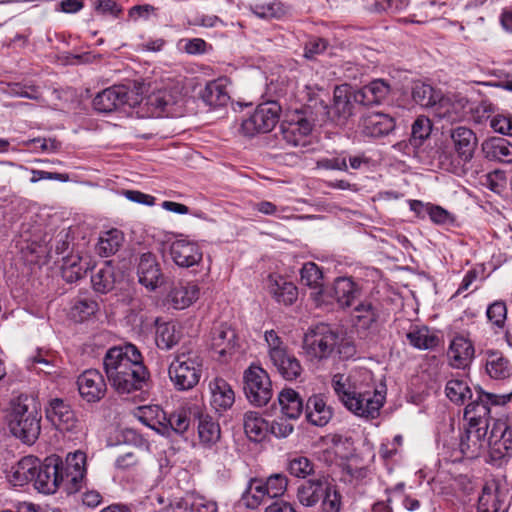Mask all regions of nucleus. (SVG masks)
I'll list each match as a JSON object with an SVG mask.
<instances>
[{
    "instance_id": "f257e3e1",
    "label": "nucleus",
    "mask_w": 512,
    "mask_h": 512,
    "mask_svg": "<svg viewBox=\"0 0 512 512\" xmlns=\"http://www.w3.org/2000/svg\"><path fill=\"white\" fill-rule=\"evenodd\" d=\"M86 454L75 451L62 461L57 456L47 457L39 461L34 479V487L41 493L54 494L63 489L67 494L78 492L85 481Z\"/></svg>"
},
{
    "instance_id": "f03ea898",
    "label": "nucleus",
    "mask_w": 512,
    "mask_h": 512,
    "mask_svg": "<svg viewBox=\"0 0 512 512\" xmlns=\"http://www.w3.org/2000/svg\"><path fill=\"white\" fill-rule=\"evenodd\" d=\"M103 366L110 385L118 394H130L142 389L149 378L142 355L133 344L108 349Z\"/></svg>"
},
{
    "instance_id": "7ed1b4c3",
    "label": "nucleus",
    "mask_w": 512,
    "mask_h": 512,
    "mask_svg": "<svg viewBox=\"0 0 512 512\" xmlns=\"http://www.w3.org/2000/svg\"><path fill=\"white\" fill-rule=\"evenodd\" d=\"M41 413L36 400L26 394L10 402L8 427L13 436L26 444H33L41 432Z\"/></svg>"
},
{
    "instance_id": "20e7f679",
    "label": "nucleus",
    "mask_w": 512,
    "mask_h": 512,
    "mask_svg": "<svg viewBox=\"0 0 512 512\" xmlns=\"http://www.w3.org/2000/svg\"><path fill=\"white\" fill-rule=\"evenodd\" d=\"M450 146H441L438 150V160L447 170H455L460 165L469 163L478 146L475 132L465 126H458L450 130Z\"/></svg>"
},
{
    "instance_id": "39448f33",
    "label": "nucleus",
    "mask_w": 512,
    "mask_h": 512,
    "mask_svg": "<svg viewBox=\"0 0 512 512\" xmlns=\"http://www.w3.org/2000/svg\"><path fill=\"white\" fill-rule=\"evenodd\" d=\"M339 330L324 322L310 326L304 333L302 349L311 361L321 362L335 355Z\"/></svg>"
},
{
    "instance_id": "423d86ee",
    "label": "nucleus",
    "mask_w": 512,
    "mask_h": 512,
    "mask_svg": "<svg viewBox=\"0 0 512 512\" xmlns=\"http://www.w3.org/2000/svg\"><path fill=\"white\" fill-rule=\"evenodd\" d=\"M199 411L200 407L198 405H184L177 408L169 417H166L157 406L155 408L144 407L141 408L143 416L140 419L147 426L161 431L163 434L168 432L169 429L177 434H183L190 426L191 416L197 418Z\"/></svg>"
},
{
    "instance_id": "0eeeda50",
    "label": "nucleus",
    "mask_w": 512,
    "mask_h": 512,
    "mask_svg": "<svg viewBox=\"0 0 512 512\" xmlns=\"http://www.w3.org/2000/svg\"><path fill=\"white\" fill-rule=\"evenodd\" d=\"M168 373L177 390H190L200 381L202 359L197 351L182 347L170 363Z\"/></svg>"
},
{
    "instance_id": "6e6552de",
    "label": "nucleus",
    "mask_w": 512,
    "mask_h": 512,
    "mask_svg": "<svg viewBox=\"0 0 512 512\" xmlns=\"http://www.w3.org/2000/svg\"><path fill=\"white\" fill-rule=\"evenodd\" d=\"M512 394H494L483 391L479 388L476 391V398L465 407L464 419L468 425L477 427L484 426L485 429L491 428V422L495 419L491 417L492 406H502L511 401Z\"/></svg>"
},
{
    "instance_id": "1a4fd4ad",
    "label": "nucleus",
    "mask_w": 512,
    "mask_h": 512,
    "mask_svg": "<svg viewBox=\"0 0 512 512\" xmlns=\"http://www.w3.org/2000/svg\"><path fill=\"white\" fill-rule=\"evenodd\" d=\"M345 401V407L356 416L374 419L379 416L380 409L385 402V395L373 385H363L354 381V390Z\"/></svg>"
},
{
    "instance_id": "9d476101",
    "label": "nucleus",
    "mask_w": 512,
    "mask_h": 512,
    "mask_svg": "<svg viewBox=\"0 0 512 512\" xmlns=\"http://www.w3.org/2000/svg\"><path fill=\"white\" fill-rule=\"evenodd\" d=\"M489 462L497 467L512 459V429L503 421L494 420L487 437Z\"/></svg>"
},
{
    "instance_id": "9b49d317",
    "label": "nucleus",
    "mask_w": 512,
    "mask_h": 512,
    "mask_svg": "<svg viewBox=\"0 0 512 512\" xmlns=\"http://www.w3.org/2000/svg\"><path fill=\"white\" fill-rule=\"evenodd\" d=\"M244 393L255 406H264L272 398V386L268 373L260 366L251 365L243 375Z\"/></svg>"
},
{
    "instance_id": "f8f14e48",
    "label": "nucleus",
    "mask_w": 512,
    "mask_h": 512,
    "mask_svg": "<svg viewBox=\"0 0 512 512\" xmlns=\"http://www.w3.org/2000/svg\"><path fill=\"white\" fill-rule=\"evenodd\" d=\"M280 106L276 102L258 105L254 112L242 121L241 131L246 136L270 132L278 123Z\"/></svg>"
},
{
    "instance_id": "ddd939ff",
    "label": "nucleus",
    "mask_w": 512,
    "mask_h": 512,
    "mask_svg": "<svg viewBox=\"0 0 512 512\" xmlns=\"http://www.w3.org/2000/svg\"><path fill=\"white\" fill-rule=\"evenodd\" d=\"M138 95L130 92L124 85H114L99 92L93 99V107L101 113H111L125 105L134 107L139 104Z\"/></svg>"
},
{
    "instance_id": "4468645a",
    "label": "nucleus",
    "mask_w": 512,
    "mask_h": 512,
    "mask_svg": "<svg viewBox=\"0 0 512 512\" xmlns=\"http://www.w3.org/2000/svg\"><path fill=\"white\" fill-rule=\"evenodd\" d=\"M46 419L59 431L71 432L77 428L78 419L70 404L61 399L49 400L45 407Z\"/></svg>"
},
{
    "instance_id": "2eb2a0df",
    "label": "nucleus",
    "mask_w": 512,
    "mask_h": 512,
    "mask_svg": "<svg viewBox=\"0 0 512 512\" xmlns=\"http://www.w3.org/2000/svg\"><path fill=\"white\" fill-rule=\"evenodd\" d=\"M311 131V122L300 114L293 115L280 126L282 139L292 147L306 146Z\"/></svg>"
},
{
    "instance_id": "dca6fc26",
    "label": "nucleus",
    "mask_w": 512,
    "mask_h": 512,
    "mask_svg": "<svg viewBox=\"0 0 512 512\" xmlns=\"http://www.w3.org/2000/svg\"><path fill=\"white\" fill-rule=\"evenodd\" d=\"M77 385L81 397L90 403L100 401L107 391L104 377L96 369H88L80 374Z\"/></svg>"
},
{
    "instance_id": "f3484780",
    "label": "nucleus",
    "mask_w": 512,
    "mask_h": 512,
    "mask_svg": "<svg viewBox=\"0 0 512 512\" xmlns=\"http://www.w3.org/2000/svg\"><path fill=\"white\" fill-rule=\"evenodd\" d=\"M332 481L329 477L320 475L303 481L297 488L296 497L298 502L304 507L316 506L324 493L329 489Z\"/></svg>"
},
{
    "instance_id": "a211bd4d",
    "label": "nucleus",
    "mask_w": 512,
    "mask_h": 512,
    "mask_svg": "<svg viewBox=\"0 0 512 512\" xmlns=\"http://www.w3.org/2000/svg\"><path fill=\"white\" fill-rule=\"evenodd\" d=\"M467 105L468 99L460 94L449 93L443 95L441 93L440 99H438L433 109V113L440 119L455 122L463 118Z\"/></svg>"
},
{
    "instance_id": "6ab92c4d",
    "label": "nucleus",
    "mask_w": 512,
    "mask_h": 512,
    "mask_svg": "<svg viewBox=\"0 0 512 512\" xmlns=\"http://www.w3.org/2000/svg\"><path fill=\"white\" fill-rule=\"evenodd\" d=\"M170 256L177 266L189 268L201 262L203 253L197 243L179 239L170 245Z\"/></svg>"
},
{
    "instance_id": "aec40b11",
    "label": "nucleus",
    "mask_w": 512,
    "mask_h": 512,
    "mask_svg": "<svg viewBox=\"0 0 512 512\" xmlns=\"http://www.w3.org/2000/svg\"><path fill=\"white\" fill-rule=\"evenodd\" d=\"M353 94L348 86H337L334 89L333 103L327 114L338 125H343L353 115Z\"/></svg>"
},
{
    "instance_id": "412c9836",
    "label": "nucleus",
    "mask_w": 512,
    "mask_h": 512,
    "mask_svg": "<svg viewBox=\"0 0 512 512\" xmlns=\"http://www.w3.org/2000/svg\"><path fill=\"white\" fill-rule=\"evenodd\" d=\"M137 274L139 283L145 288H159L164 284L156 256L151 252L141 254Z\"/></svg>"
},
{
    "instance_id": "4be33fe9",
    "label": "nucleus",
    "mask_w": 512,
    "mask_h": 512,
    "mask_svg": "<svg viewBox=\"0 0 512 512\" xmlns=\"http://www.w3.org/2000/svg\"><path fill=\"white\" fill-rule=\"evenodd\" d=\"M361 132L367 137L377 138L389 134L395 128L394 119L385 113L370 112L361 118Z\"/></svg>"
},
{
    "instance_id": "5701e85b",
    "label": "nucleus",
    "mask_w": 512,
    "mask_h": 512,
    "mask_svg": "<svg viewBox=\"0 0 512 512\" xmlns=\"http://www.w3.org/2000/svg\"><path fill=\"white\" fill-rule=\"evenodd\" d=\"M209 341L210 347L216 351L220 357L231 355L237 345L236 333L227 323L215 325L211 329Z\"/></svg>"
},
{
    "instance_id": "b1692460",
    "label": "nucleus",
    "mask_w": 512,
    "mask_h": 512,
    "mask_svg": "<svg viewBox=\"0 0 512 512\" xmlns=\"http://www.w3.org/2000/svg\"><path fill=\"white\" fill-rule=\"evenodd\" d=\"M488 431L484 426L468 425V428L460 437L459 448L461 453L467 458L478 457L487 443Z\"/></svg>"
},
{
    "instance_id": "393cba45",
    "label": "nucleus",
    "mask_w": 512,
    "mask_h": 512,
    "mask_svg": "<svg viewBox=\"0 0 512 512\" xmlns=\"http://www.w3.org/2000/svg\"><path fill=\"white\" fill-rule=\"evenodd\" d=\"M390 93V85L382 79H376L353 94V100L364 106L379 104Z\"/></svg>"
},
{
    "instance_id": "a878e982",
    "label": "nucleus",
    "mask_w": 512,
    "mask_h": 512,
    "mask_svg": "<svg viewBox=\"0 0 512 512\" xmlns=\"http://www.w3.org/2000/svg\"><path fill=\"white\" fill-rule=\"evenodd\" d=\"M38 466L39 459L37 457L25 456L16 465L11 467L7 474V479L14 486H23L31 481L34 482Z\"/></svg>"
},
{
    "instance_id": "bb28decb",
    "label": "nucleus",
    "mask_w": 512,
    "mask_h": 512,
    "mask_svg": "<svg viewBox=\"0 0 512 512\" xmlns=\"http://www.w3.org/2000/svg\"><path fill=\"white\" fill-rule=\"evenodd\" d=\"M354 326L361 337H368L371 332L376 331L378 313L371 303L360 302L354 307Z\"/></svg>"
},
{
    "instance_id": "cd10ccee",
    "label": "nucleus",
    "mask_w": 512,
    "mask_h": 512,
    "mask_svg": "<svg viewBox=\"0 0 512 512\" xmlns=\"http://www.w3.org/2000/svg\"><path fill=\"white\" fill-rule=\"evenodd\" d=\"M202 100L211 108L225 107L230 101L227 79L218 78L209 81L201 92Z\"/></svg>"
},
{
    "instance_id": "c85d7f7f",
    "label": "nucleus",
    "mask_w": 512,
    "mask_h": 512,
    "mask_svg": "<svg viewBox=\"0 0 512 512\" xmlns=\"http://www.w3.org/2000/svg\"><path fill=\"white\" fill-rule=\"evenodd\" d=\"M486 159L502 163H512V144L501 137L485 140L481 145Z\"/></svg>"
},
{
    "instance_id": "c756f323",
    "label": "nucleus",
    "mask_w": 512,
    "mask_h": 512,
    "mask_svg": "<svg viewBox=\"0 0 512 512\" xmlns=\"http://www.w3.org/2000/svg\"><path fill=\"white\" fill-rule=\"evenodd\" d=\"M179 94L169 89H160L153 92L146 98L145 105L148 107L150 117H160L170 107L177 103Z\"/></svg>"
},
{
    "instance_id": "7c9ffc66",
    "label": "nucleus",
    "mask_w": 512,
    "mask_h": 512,
    "mask_svg": "<svg viewBox=\"0 0 512 512\" xmlns=\"http://www.w3.org/2000/svg\"><path fill=\"white\" fill-rule=\"evenodd\" d=\"M332 418V409L322 395L311 396L306 403V419L312 425L323 427Z\"/></svg>"
},
{
    "instance_id": "2f4dec72",
    "label": "nucleus",
    "mask_w": 512,
    "mask_h": 512,
    "mask_svg": "<svg viewBox=\"0 0 512 512\" xmlns=\"http://www.w3.org/2000/svg\"><path fill=\"white\" fill-rule=\"evenodd\" d=\"M474 354V348L471 342L462 337H455L449 346L447 355L450 360V364L454 368H464L471 361Z\"/></svg>"
},
{
    "instance_id": "473e14b6",
    "label": "nucleus",
    "mask_w": 512,
    "mask_h": 512,
    "mask_svg": "<svg viewBox=\"0 0 512 512\" xmlns=\"http://www.w3.org/2000/svg\"><path fill=\"white\" fill-rule=\"evenodd\" d=\"M209 388L211 392V404L216 410H227L233 405L235 394L226 380L215 378L210 382Z\"/></svg>"
},
{
    "instance_id": "72a5a7b5",
    "label": "nucleus",
    "mask_w": 512,
    "mask_h": 512,
    "mask_svg": "<svg viewBox=\"0 0 512 512\" xmlns=\"http://www.w3.org/2000/svg\"><path fill=\"white\" fill-rule=\"evenodd\" d=\"M486 372L493 379L504 380L512 375L510 361L498 351H487Z\"/></svg>"
},
{
    "instance_id": "f704fd0d",
    "label": "nucleus",
    "mask_w": 512,
    "mask_h": 512,
    "mask_svg": "<svg viewBox=\"0 0 512 512\" xmlns=\"http://www.w3.org/2000/svg\"><path fill=\"white\" fill-rule=\"evenodd\" d=\"M270 361L278 373L288 381L297 379L303 371L300 361L287 350Z\"/></svg>"
},
{
    "instance_id": "c9c22d12",
    "label": "nucleus",
    "mask_w": 512,
    "mask_h": 512,
    "mask_svg": "<svg viewBox=\"0 0 512 512\" xmlns=\"http://www.w3.org/2000/svg\"><path fill=\"white\" fill-rule=\"evenodd\" d=\"M342 295H339V290H318L313 294L316 305H333L335 300L339 307L346 308L354 304L355 290H340Z\"/></svg>"
},
{
    "instance_id": "e433bc0d",
    "label": "nucleus",
    "mask_w": 512,
    "mask_h": 512,
    "mask_svg": "<svg viewBox=\"0 0 512 512\" xmlns=\"http://www.w3.org/2000/svg\"><path fill=\"white\" fill-rule=\"evenodd\" d=\"M282 414L288 419H297L303 411V399L291 388L283 389L278 395Z\"/></svg>"
},
{
    "instance_id": "4c0bfd02",
    "label": "nucleus",
    "mask_w": 512,
    "mask_h": 512,
    "mask_svg": "<svg viewBox=\"0 0 512 512\" xmlns=\"http://www.w3.org/2000/svg\"><path fill=\"white\" fill-rule=\"evenodd\" d=\"M124 242V234L118 229H110L100 234L96 245V252L101 257L114 255Z\"/></svg>"
},
{
    "instance_id": "58836bf2",
    "label": "nucleus",
    "mask_w": 512,
    "mask_h": 512,
    "mask_svg": "<svg viewBox=\"0 0 512 512\" xmlns=\"http://www.w3.org/2000/svg\"><path fill=\"white\" fill-rule=\"evenodd\" d=\"M197 418L200 441L207 446L216 444L221 437L220 425L210 415L203 414L201 410Z\"/></svg>"
},
{
    "instance_id": "ea45409f",
    "label": "nucleus",
    "mask_w": 512,
    "mask_h": 512,
    "mask_svg": "<svg viewBox=\"0 0 512 512\" xmlns=\"http://www.w3.org/2000/svg\"><path fill=\"white\" fill-rule=\"evenodd\" d=\"M244 430L250 440L259 442L269 431V423L258 412L248 411L244 414Z\"/></svg>"
},
{
    "instance_id": "a19ab883",
    "label": "nucleus",
    "mask_w": 512,
    "mask_h": 512,
    "mask_svg": "<svg viewBox=\"0 0 512 512\" xmlns=\"http://www.w3.org/2000/svg\"><path fill=\"white\" fill-rule=\"evenodd\" d=\"M441 91L436 90L431 85L417 82L412 89V98L415 103L424 107L434 109L438 99H440Z\"/></svg>"
},
{
    "instance_id": "79ce46f5",
    "label": "nucleus",
    "mask_w": 512,
    "mask_h": 512,
    "mask_svg": "<svg viewBox=\"0 0 512 512\" xmlns=\"http://www.w3.org/2000/svg\"><path fill=\"white\" fill-rule=\"evenodd\" d=\"M180 340V332L173 323H161L156 319V343L160 349H171Z\"/></svg>"
},
{
    "instance_id": "37998d69",
    "label": "nucleus",
    "mask_w": 512,
    "mask_h": 512,
    "mask_svg": "<svg viewBox=\"0 0 512 512\" xmlns=\"http://www.w3.org/2000/svg\"><path fill=\"white\" fill-rule=\"evenodd\" d=\"M268 497L266 493V484L263 479L252 478L250 479L242 498L246 501L249 508H257L265 498Z\"/></svg>"
},
{
    "instance_id": "c03bdc74",
    "label": "nucleus",
    "mask_w": 512,
    "mask_h": 512,
    "mask_svg": "<svg viewBox=\"0 0 512 512\" xmlns=\"http://www.w3.org/2000/svg\"><path fill=\"white\" fill-rule=\"evenodd\" d=\"M199 298V290H169L164 305L185 309Z\"/></svg>"
},
{
    "instance_id": "a18cd8bd",
    "label": "nucleus",
    "mask_w": 512,
    "mask_h": 512,
    "mask_svg": "<svg viewBox=\"0 0 512 512\" xmlns=\"http://www.w3.org/2000/svg\"><path fill=\"white\" fill-rule=\"evenodd\" d=\"M409 343L418 349H432L438 344V337L431 334L427 327H415L407 335Z\"/></svg>"
},
{
    "instance_id": "49530a36",
    "label": "nucleus",
    "mask_w": 512,
    "mask_h": 512,
    "mask_svg": "<svg viewBox=\"0 0 512 512\" xmlns=\"http://www.w3.org/2000/svg\"><path fill=\"white\" fill-rule=\"evenodd\" d=\"M501 506L502 501L499 492L484 487L478 498L477 512H506V508L501 511Z\"/></svg>"
},
{
    "instance_id": "de8ad7c7",
    "label": "nucleus",
    "mask_w": 512,
    "mask_h": 512,
    "mask_svg": "<svg viewBox=\"0 0 512 512\" xmlns=\"http://www.w3.org/2000/svg\"><path fill=\"white\" fill-rule=\"evenodd\" d=\"M300 276L301 284L304 286L309 288H322L324 286L323 272L314 262L305 263L300 270Z\"/></svg>"
},
{
    "instance_id": "09e8293b",
    "label": "nucleus",
    "mask_w": 512,
    "mask_h": 512,
    "mask_svg": "<svg viewBox=\"0 0 512 512\" xmlns=\"http://www.w3.org/2000/svg\"><path fill=\"white\" fill-rule=\"evenodd\" d=\"M446 395L447 397L457 404H463L467 398L472 399V392L463 380L452 379L446 384Z\"/></svg>"
},
{
    "instance_id": "8fccbe9b",
    "label": "nucleus",
    "mask_w": 512,
    "mask_h": 512,
    "mask_svg": "<svg viewBox=\"0 0 512 512\" xmlns=\"http://www.w3.org/2000/svg\"><path fill=\"white\" fill-rule=\"evenodd\" d=\"M22 253L26 257V260L31 263L46 262L48 259L52 258V249L49 248L47 244L37 243L36 241L27 243L26 246L22 248Z\"/></svg>"
},
{
    "instance_id": "3c124183",
    "label": "nucleus",
    "mask_w": 512,
    "mask_h": 512,
    "mask_svg": "<svg viewBox=\"0 0 512 512\" xmlns=\"http://www.w3.org/2000/svg\"><path fill=\"white\" fill-rule=\"evenodd\" d=\"M251 10L257 17L263 19L279 18L285 13L283 5L275 0L256 3L251 7Z\"/></svg>"
},
{
    "instance_id": "603ef678",
    "label": "nucleus",
    "mask_w": 512,
    "mask_h": 512,
    "mask_svg": "<svg viewBox=\"0 0 512 512\" xmlns=\"http://www.w3.org/2000/svg\"><path fill=\"white\" fill-rule=\"evenodd\" d=\"M354 381H358L356 375L345 377L343 374H335L332 378V387L344 404L354 390Z\"/></svg>"
},
{
    "instance_id": "864d4df0",
    "label": "nucleus",
    "mask_w": 512,
    "mask_h": 512,
    "mask_svg": "<svg viewBox=\"0 0 512 512\" xmlns=\"http://www.w3.org/2000/svg\"><path fill=\"white\" fill-rule=\"evenodd\" d=\"M432 130V125L430 120L427 117L420 116L418 117L413 125L411 130L410 143L414 147H419L422 145L425 139H427Z\"/></svg>"
},
{
    "instance_id": "5fc2aeb1",
    "label": "nucleus",
    "mask_w": 512,
    "mask_h": 512,
    "mask_svg": "<svg viewBox=\"0 0 512 512\" xmlns=\"http://www.w3.org/2000/svg\"><path fill=\"white\" fill-rule=\"evenodd\" d=\"M98 310V303L95 300L88 298H79L71 308V317L77 321L82 322L94 315Z\"/></svg>"
},
{
    "instance_id": "6e6d98bb",
    "label": "nucleus",
    "mask_w": 512,
    "mask_h": 512,
    "mask_svg": "<svg viewBox=\"0 0 512 512\" xmlns=\"http://www.w3.org/2000/svg\"><path fill=\"white\" fill-rule=\"evenodd\" d=\"M321 511L322 512H340L342 508V496L335 484L332 482L329 489L321 498Z\"/></svg>"
},
{
    "instance_id": "4d7b16f0",
    "label": "nucleus",
    "mask_w": 512,
    "mask_h": 512,
    "mask_svg": "<svg viewBox=\"0 0 512 512\" xmlns=\"http://www.w3.org/2000/svg\"><path fill=\"white\" fill-rule=\"evenodd\" d=\"M506 174L502 170H494L483 175L480 179L482 186L490 189L492 192L500 194L506 187Z\"/></svg>"
},
{
    "instance_id": "13d9d810",
    "label": "nucleus",
    "mask_w": 512,
    "mask_h": 512,
    "mask_svg": "<svg viewBox=\"0 0 512 512\" xmlns=\"http://www.w3.org/2000/svg\"><path fill=\"white\" fill-rule=\"evenodd\" d=\"M265 481L266 493L269 498H275L281 496L287 488V478L283 474H273L268 477Z\"/></svg>"
},
{
    "instance_id": "bf43d9fd",
    "label": "nucleus",
    "mask_w": 512,
    "mask_h": 512,
    "mask_svg": "<svg viewBox=\"0 0 512 512\" xmlns=\"http://www.w3.org/2000/svg\"><path fill=\"white\" fill-rule=\"evenodd\" d=\"M288 470L295 477L305 478L313 472V464L308 458L299 456L289 462Z\"/></svg>"
},
{
    "instance_id": "052dcab7",
    "label": "nucleus",
    "mask_w": 512,
    "mask_h": 512,
    "mask_svg": "<svg viewBox=\"0 0 512 512\" xmlns=\"http://www.w3.org/2000/svg\"><path fill=\"white\" fill-rule=\"evenodd\" d=\"M328 47V41L320 37H310L304 46V57L312 60L322 54Z\"/></svg>"
},
{
    "instance_id": "680f3d73",
    "label": "nucleus",
    "mask_w": 512,
    "mask_h": 512,
    "mask_svg": "<svg viewBox=\"0 0 512 512\" xmlns=\"http://www.w3.org/2000/svg\"><path fill=\"white\" fill-rule=\"evenodd\" d=\"M264 338L268 345V356L270 360L278 357L281 353L287 350L283 345L281 338L274 330L266 331Z\"/></svg>"
},
{
    "instance_id": "e2e57ef3",
    "label": "nucleus",
    "mask_w": 512,
    "mask_h": 512,
    "mask_svg": "<svg viewBox=\"0 0 512 512\" xmlns=\"http://www.w3.org/2000/svg\"><path fill=\"white\" fill-rule=\"evenodd\" d=\"M189 504L191 512H217L218 510L216 502L195 493H191Z\"/></svg>"
},
{
    "instance_id": "0e129e2a",
    "label": "nucleus",
    "mask_w": 512,
    "mask_h": 512,
    "mask_svg": "<svg viewBox=\"0 0 512 512\" xmlns=\"http://www.w3.org/2000/svg\"><path fill=\"white\" fill-rule=\"evenodd\" d=\"M430 219L439 225H449L454 222L453 215L440 206L430 205L426 207Z\"/></svg>"
},
{
    "instance_id": "69168bd1",
    "label": "nucleus",
    "mask_w": 512,
    "mask_h": 512,
    "mask_svg": "<svg viewBox=\"0 0 512 512\" xmlns=\"http://www.w3.org/2000/svg\"><path fill=\"white\" fill-rule=\"evenodd\" d=\"M506 306L503 302L496 301L487 309V317L497 327H502L506 320Z\"/></svg>"
},
{
    "instance_id": "338daca9",
    "label": "nucleus",
    "mask_w": 512,
    "mask_h": 512,
    "mask_svg": "<svg viewBox=\"0 0 512 512\" xmlns=\"http://www.w3.org/2000/svg\"><path fill=\"white\" fill-rule=\"evenodd\" d=\"M293 425L286 418L279 417L269 424V431L278 438H285L293 432Z\"/></svg>"
},
{
    "instance_id": "774afa93",
    "label": "nucleus",
    "mask_w": 512,
    "mask_h": 512,
    "mask_svg": "<svg viewBox=\"0 0 512 512\" xmlns=\"http://www.w3.org/2000/svg\"><path fill=\"white\" fill-rule=\"evenodd\" d=\"M491 128L501 134L512 136V117L496 115L490 120Z\"/></svg>"
}]
</instances>
